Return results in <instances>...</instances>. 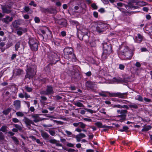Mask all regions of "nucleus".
Listing matches in <instances>:
<instances>
[{
	"mask_svg": "<svg viewBox=\"0 0 152 152\" xmlns=\"http://www.w3.org/2000/svg\"><path fill=\"white\" fill-rule=\"evenodd\" d=\"M122 50L118 53V55L122 59H130L132 58L133 54L132 51L127 46L122 47Z\"/></svg>",
	"mask_w": 152,
	"mask_h": 152,
	"instance_id": "obj_1",
	"label": "nucleus"
},
{
	"mask_svg": "<svg viewBox=\"0 0 152 152\" xmlns=\"http://www.w3.org/2000/svg\"><path fill=\"white\" fill-rule=\"evenodd\" d=\"M36 66L34 63H31L27 65L25 78L30 79L36 73Z\"/></svg>",
	"mask_w": 152,
	"mask_h": 152,
	"instance_id": "obj_2",
	"label": "nucleus"
},
{
	"mask_svg": "<svg viewBox=\"0 0 152 152\" xmlns=\"http://www.w3.org/2000/svg\"><path fill=\"white\" fill-rule=\"evenodd\" d=\"M64 57L66 59H69L72 61H75L76 56L73 53V49L71 48L67 47L64 50Z\"/></svg>",
	"mask_w": 152,
	"mask_h": 152,
	"instance_id": "obj_3",
	"label": "nucleus"
},
{
	"mask_svg": "<svg viewBox=\"0 0 152 152\" xmlns=\"http://www.w3.org/2000/svg\"><path fill=\"white\" fill-rule=\"evenodd\" d=\"M38 41L35 38H29L28 43L32 50L36 51L37 50L38 46Z\"/></svg>",
	"mask_w": 152,
	"mask_h": 152,
	"instance_id": "obj_4",
	"label": "nucleus"
},
{
	"mask_svg": "<svg viewBox=\"0 0 152 152\" xmlns=\"http://www.w3.org/2000/svg\"><path fill=\"white\" fill-rule=\"evenodd\" d=\"M107 27V24L101 23L97 24L96 30L99 34H102L106 30Z\"/></svg>",
	"mask_w": 152,
	"mask_h": 152,
	"instance_id": "obj_5",
	"label": "nucleus"
},
{
	"mask_svg": "<svg viewBox=\"0 0 152 152\" xmlns=\"http://www.w3.org/2000/svg\"><path fill=\"white\" fill-rule=\"evenodd\" d=\"M103 51L109 54H110L112 51L111 45L109 44L104 43L103 44Z\"/></svg>",
	"mask_w": 152,
	"mask_h": 152,
	"instance_id": "obj_6",
	"label": "nucleus"
},
{
	"mask_svg": "<svg viewBox=\"0 0 152 152\" xmlns=\"http://www.w3.org/2000/svg\"><path fill=\"white\" fill-rule=\"evenodd\" d=\"M117 112L118 113L121 114L120 115H118L117 117L121 118L122 120H124L125 119L126 116V114L127 112L126 110H117Z\"/></svg>",
	"mask_w": 152,
	"mask_h": 152,
	"instance_id": "obj_7",
	"label": "nucleus"
},
{
	"mask_svg": "<svg viewBox=\"0 0 152 152\" xmlns=\"http://www.w3.org/2000/svg\"><path fill=\"white\" fill-rule=\"evenodd\" d=\"M85 85L87 89H92L95 86L96 84L94 82L88 80L86 82Z\"/></svg>",
	"mask_w": 152,
	"mask_h": 152,
	"instance_id": "obj_8",
	"label": "nucleus"
},
{
	"mask_svg": "<svg viewBox=\"0 0 152 152\" xmlns=\"http://www.w3.org/2000/svg\"><path fill=\"white\" fill-rule=\"evenodd\" d=\"M144 39V37L140 34H137L134 38V42L138 43H140Z\"/></svg>",
	"mask_w": 152,
	"mask_h": 152,
	"instance_id": "obj_9",
	"label": "nucleus"
},
{
	"mask_svg": "<svg viewBox=\"0 0 152 152\" xmlns=\"http://www.w3.org/2000/svg\"><path fill=\"white\" fill-rule=\"evenodd\" d=\"M40 31L45 36V33H47L48 35L47 36L48 38H50L52 37V32L51 31L49 30L48 28H46L45 30H41Z\"/></svg>",
	"mask_w": 152,
	"mask_h": 152,
	"instance_id": "obj_10",
	"label": "nucleus"
},
{
	"mask_svg": "<svg viewBox=\"0 0 152 152\" xmlns=\"http://www.w3.org/2000/svg\"><path fill=\"white\" fill-rule=\"evenodd\" d=\"M13 18L12 17H10L8 15L5 18L2 19V21L7 24L13 20Z\"/></svg>",
	"mask_w": 152,
	"mask_h": 152,
	"instance_id": "obj_11",
	"label": "nucleus"
},
{
	"mask_svg": "<svg viewBox=\"0 0 152 152\" xmlns=\"http://www.w3.org/2000/svg\"><path fill=\"white\" fill-rule=\"evenodd\" d=\"M24 120L25 123L27 125V127L29 129H30L31 124H34V122L32 120L29 119L26 117H24Z\"/></svg>",
	"mask_w": 152,
	"mask_h": 152,
	"instance_id": "obj_12",
	"label": "nucleus"
},
{
	"mask_svg": "<svg viewBox=\"0 0 152 152\" xmlns=\"http://www.w3.org/2000/svg\"><path fill=\"white\" fill-rule=\"evenodd\" d=\"M14 105L16 110H19L20 108V101L18 100L14 101L13 102Z\"/></svg>",
	"mask_w": 152,
	"mask_h": 152,
	"instance_id": "obj_13",
	"label": "nucleus"
},
{
	"mask_svg": "<svg viewBox=\"0 0 152 152\" xmlns=\"http://www.w3.org/2000/svg\"><path fill=\"white\" fill-rule=\"evenodd\" d=\"M23 72V70L20 69H16L14 71V76H18L21 75Z\"/></svg>",
	"mask_w": 152,
	"mask_h": 152,
	"instance_id": "obj_14",
	"label": "nucleus"
},
{
	"mask_svg": "<svg viewBox=\"0 0 152 152\" xmlns=\"http://www.w3.org/2000/svg\"><path fill=\"white\" fill-rule=\"evenodd\" d=\"M11 8L10 7L7 6L2 7V9L3 13L9 14L11 12V10H10Z\"/></svg>",
	"mask_w": 152,
	"mask_h": 152,
	"instance_id": "obj_15",
	"label": "nucleus"
},
{
	"mask_svg": "<svg viewBox=\"0 0 152 152\" xmlns=\"http://www.w3.org/2000/svg\"><path fill=\"white\" fill-rule=\"evenodd\" d=\"M27 31V29L26 28H23L21 27H19L17 31V34L21 36L23 34V32L25 33Z\"/></svg>",
	"mask_w": 152,
	"mask_h": 152,
	"instance_id": "obj_16",
	"label": "nucleus"
},
{
	"mask_svg": "<svg viewBox=\"0 0 152 152\" xmlns=\"http://www.w3.org/2000/svg\"><path fill=\"white\" fill-rule=\"evenodd\" d=\"M127 95V93H121L120 92H117V97L122 99L126 98Z\"/></svg>",
	"mask_w": 152,
	"mask_h": 152,
	"instance_id": "obj_17",
	"label": "nucleus"
},
{
	"mask_svg": "<svg viewBox=\"0 0 152 152\" xmlns=\"http://www.w3.org/2000/svg\"><path fill=\"white\" fill-rule=\"evenodd\" d=\"M85 137L86 135L84 134H79L76 136V138L77 139V141L79 142L81 139Z\"/></svg>",
	"mask_w": 152,
	"mask_h": 152,
	"instance_id": "obj_18",
	"label": "nucleus"
},
{
	"mask_svg": "<svg viewBox=\"0 0 152 152\" xmlns=\"http://www.w3.org/2000/svg\"><path fill=\"white\" fill-rule=\"evenodd\" d=\"M110 54L103 51L101 56V58L103 61L105 60L107 58Z\"/></svg>",
	"mask_w": 152,
	"mask_h": 152,
	"instance_id": "obj_19",
	"label": "nucleus"
},
{
	"mask_svg": "<svg viewBox=\"0 0 152 152\" xmlns=\"http://www.w3.org/2000/svg\"><path fill=\"white\" fill-rule=\"evenodd\" d=\"M129 104V106L131 109H137L138 108V104L132 103L130 102Z\"/></svg>",
	"mask_w": 152,
	"mask_h": 152,
	"instance_id": "obj_20",
	"label": "nucleus"
},
{
	"mask_svg": "<svg viewBox=\"0 0 152 152\" xmlns=\"http://www.w3.org/2000/svg\"><path fill=\"white\" fill-rule=\"evenodd\" d=\"M119 130L121 132H129V129L128 126H123L122 128L120 129Z\"/></svg>",
	"mask_w": 152,
	"mask_h": 152,
	"instance_id": "obj_21",
	"label": "nucleus"
},
{
	"mask_svg": "<svg viewBox=\"0 0 152 152\" xmlns=\"http://www.w3.org/2000/svg\"><path fill=\"white\" fill-rule=\"evenodd\" d=\"M59 24L64 27H66L67 25V20L66 19H64L63 20H60L59 21Z\"/></svg>",
	"mask_w": 152,
	"mask_h": 152,
	"instance_id": "obj_22",
	"label": "nucleus"
},
{
	"mask_svg": "<svg viewBox=\"0 0 152 152\" xmlns=\"http://www.w3.org/2000/svg\"><path fill=\"white\" fill-rule=\"evenodd\" d=\"M148 4V3L143 1H138L136 5L140 7H143L146 6Z\"/></svg>",
	"mask_w": 152,
	"mask_h": 152,
	"instance_id": "obj_23",
	"label": "nucleus"
},
{
	"mask_svg": "<svg viewBox=\"0 0 152 152\" xmlns=\"http://www.w3.org/2000/svg\"><path fill=\"white\" fill-rule=\"evenodd\" d=\"M20 20H15L12 23L13 26L15 28H17L18 27V25L20 24Z\"/></svg>",
	"mask_w": 152,
	"mask_h": 152,
	"instance_id": "obj_24",
	"label": "nucleus"
},
{
	"mask_svg": "<svg viewBox=\"0 0 152 152\" xmlns=\"http://www.w3.org/2000/svg\"><path fill=\"white\" fill-rule=\"evenodd\" d=\"M82 40H83L86 43H88L89 41V37L87 35H84L82 38Z\"/></svg>",
	"mask_w": 152,
	"mask_h": 152,
	"instance_id": "obj_25",
	"label": "nucleus"
},
{
	"mask_svg": "<svg viewBox=\"0 0 152 152\" xmlns=\"http://www.w3.org/2000/svg\"><path fill=\"white\" fill-rule=\"evenodd\" d=\"M46 90L48 95L51 94L53 93V88L51 86H48Z\"/></svg>",
	"mask_w": 152,
	"mask_h": 152,
	"instance_id": "obj_26",
	"label": "nucleus"
},
{
	"mask_svg": "<svg viewBox=\"0 0 152 152\" xmlns=\"http://www.w3.org/2000/svg\"><path fill=\"white\" fill-rule=\"evenodd\" d=\"M73 104L79 107H84L82 103L79 102H74Z\"/></svg>",
	"mask_w": 152,
	"mask_h": 152,
	"instance_id": "obj_27",
	"label": "nucleus"
},
{
	"mask_svg": "<svg viewBox=\"0 0 152 152\" xmlns=\"http://www.w3.org/2000/svg\"><path fill=\"white\" fill-rule=\"evenodd\" d=\"M103 126H104V127H102V128L104 129L103 130V131L105 132H108V130L109 129L112 128V127L111 126L104 125Z\"/></svg>",
	"mask_w": 152,
	"mask_h": 152,
	"instance_id": "obj_28",
	"label": "nucleus"
},
{
	"mask_svg": "<svg viewBox=\"0 0 152 152\" xmlns=\"http://www.w3.org/2000/svg\"><path fill=\"white\" fill-rule=\"evenodd\" d=\"M70 22L71 24L75 25L77 28L79 25V23L77 21L75 20H72L70 21Z\"/></svg>",
	"mask_w": 152,
	"mask_h": 152,
	"instance_id": "obj_29",
	"label": "nucleus"
},
{
	"mask_svg": "<svg viewBox=\"0 0 152 152\" xmlns=\"http://www.w3.org/2000/svg\"><path fill=\"white\" fill-rule=\"evenodd\" d=\"M94 125L97 126L98 128H102L104 127L102 123L101 122H97L94 124Z\"/></svg>",
	"mask_w": 152,
	"mask_h": 152,
	"instance_id": "obj_30",
	"label": "nucleus"
},
{
	"mask_svg": "<svg viewBox=\"0 0 152 152\" xmlns=\"http://www.w3.org/2000/svg\"><path fill=\"white\" fill-rule=\"evenodd\" d=\"M7 127L6 126H3L1 128L0 130L3 132H5L7 131Z\"/></svg>",
	"mask_w": 152,
	"mask_h": 152,
	"instance_id": "obj_31",
	"label": "nucleus"
},
{
	"mask_svg": "<svg viewBox=\"0 0 152 152\" xmlns=\"http://www.w3.org/2000/svg\"><path fill=\"white\" fill-rule=\"evenodd\" d=\"M151 126L150 125H148L142 129V132L147 131L151 129Z\"/></svg>",
	"mask_w": 152,
	"mask_h": 152,
	"instance_id": "obj_32",
	"label": "nucleus"
},
{
	"mask_svg": "<svg viewBox=\"0 0 152 152\" xmlns=\"http://www.w3.org/2000/svg\"><path fill=\"white\" fill-rule=\"evenodd\" d=\"M117 6L118 7H117V8L121 11L122 9L119 7H122L123 5L125 6V4H123L121 2L117 3Z\"/></svg>",
	"mask_w": 152,
	"mask_h": 152,
	"instance_id": "obj_33",
	"label": "nucleus"
},
{
	"mask_svg": "<svg viewBox=\"0 0 152 152\" xmlns=\"http://www.w3.org/2000/svg\"><path fill=\"white\" fill-rule=\"evenodd\" d=\"M113 79L115 82L118 83H121L124 81L121 78H116L114 77L113 78Z\"/></svg>",
	"mask_w": 152,
	"mask_h": 152,
	"instance_id": "obj_34",
	"label": "nucleus"
},
{
	"mask_svg": "<svg viewBox=\"0 0 152 152\" xmlns=\"http://www.w3.org/2000/svg\"><path fill=\"white\" fill-rule=\"evenodd\" d=\"M42 137L46 140L49 139V135L48 134H41Z\"/></svg>",
	"mask_w": 152,
	"mask_h": 152,
	"instance_id": "obj_35",
	"label": "nucleus"
},
{
	"mask_svg": "<svg viewBox=\"0 0 152 152\" xmlns=\"http://www.w3.org/2000/svg\"><path fill=\"white\" fill-rule=\"evenodd\" d=\"M107 93L108 94L109 96L110 97H117V92L113 93H110V92H107Z\"/></svg>",
	"mask_w": 152,
	"mask_h": 152,
	"instance_id": "obj_36",
	"label": "nucleus"
},
{
	"mask_svg": "<svg viewBox=\"0 0 152 152\" xmlns=\"http://www.w3.org/2000/svg\"><path fill=\"white\" fill-rule=\"evenodd\" d=\"M46 81V79L45 78H40L39 79V81L41 84L45 83Z\"/></svg>",
	"mask_w": 152,
	"mask_h": 152,
	"instance_id": "obj_37",
	"label": "nucleus"
},
{
	"mask_svg": "<svg viewBox=\"0 0 152 152\" xmlns=\"http://www.w3.org/2000/svg\"><path fill=\"white\" fill-rule=\"evenodd\" d=\"M20 42H17L15 45V49L16 51L18 50V49L20 48Z\"/></svg>",
	"mask_w": 152,
	"mask_h": 152,
	"instance_id": "obj_38",
	"label": "nucleus"
},
{
	"mask_svg": "<svg viewBox=\"0 0 152 152\" xmlns=\"http://www.w3.org/2000/svg\"><path fill=\"white\" fill-rule=\"evenodd\" d=\"M135 99L141 102L143 101L142 97L140 95H137L135 97Z\"/></svg>",
	"mask_w": 152,
	"mask_h": 152,
	"instance_id": "obj_39",
	"label": "nucleus"
},
{
	"mask_svg": "<svg viewBox=\"0 0 152 152\" xmlns=\"http://www.w3.org/2000/svg\"><path fill=\"white\" fill-rule=\"evenodd\" d=\"M10 109L9 108L6 110H4L3 112V113L4 114L7 115L8 114V113L10 111Z\"/></svg>",
	"mask_w": 152,
	"mask_h": 152,
	"instance_id": "obj_40",
	"label": "nucleus"
},
{
	"mask_svg": "<svg viewBox=\"0 0 152 152\" xmlns=\"http://www.w3.org/2000/svg\"><path fill=\"white\" fill-rule=\"evenodd\" d=\"M24 88L27 92H31L33 90L32 88L27 86H25Z\"/></svg>",
	"mask_w": 152,
	"mask_h": 152,
	"instance_id": "obj_41",
	"label": "nucleus"
},
{
	"mask_svg": "<svg viewBox=\"0 0 152 152\" xmlns=\"http://www.w3.org/2000/svg\"><path fill=\"white\" fill-rule=\"evenodd\" d=\"M14 126L18 130H22V128L21 126L17 124H14Z\"/></svg>",
	"mask_w": 152,
	"mask_h": 152,
	"instance_id": "obj_42",
	"label": "nucleus"
},
{
	"mask_svg": "<svg viewBox=\"0 0 152 152\" xmlns=\"http://www.w3.org/2000/svg\"><path fill=\"white\" fill-rule=\"evenodd\" d=\"M16 115L18 116L23 117L24 116V114L21 112H18L16 113Z\"/></svg>",
	"mask_w": 152,
	"mask_h": 152,
	"instance_id": "obj_43",
	"label": "nucleus"
},
{
	"mask_svg": "<svg viewBox=\"0 0 152 152\" xmlns=\"http://www.w3.org/2000/svg\"><path fill=\"white\" fill-rule=\"evenodd\" d=\"M12 139L14 140V142L16 144H18L19 141L17 138L15 137H12Z\"/></svg>",
	"mask_w": 152,
	"mask_h": 152,
	"instance_id": "obj_44",
	"label": "nucleus"
},
{
	"mask_svg": "<svg viewBox=\"0 0 152 152\" xmlns=\"http://www.w3.org/2000/svg\"><path fill=\"white\" fill-rule=\"evenodd\" d=\"M34 20L36 23H39L40 22L39 18L37 17H35L34 18Z\"/></svg>",
	"mask_w": 152,
	"mask_h": 152,
	"instance_id": "obj_45",
	"label": "nucleus"
},
{
	"mask_svg": "<svg viewBox=\"0 0 152 152\" xmlns=\"http://www.w3.org/2000/svg\"><path fill=\"white\" fill-rule=\"evenodd\" d=\"M91 7L94 9L96 10L98 8V6L95 3H93L91 5Z\"/></svg>",
	"mask_w": 152,
	"mask_h": 152,
	"instance_id": "obj_46",
	"label": "nucleus"
},
{
	"mask_svg": "<svg viewBox=\"0 0 152 152\" xmlns=\"http://www.w3.org/2000/svg\"><path fill=\"white\" fill-rule=\"evenodd\" d=\"M84 109L87 111L91 113H95L96 112L95 111H94L93 110L90 109H87L86 108H84Z\"/></svg>",
	"mask_w": 152,
	"mask_h": 152,
	"instance_id": "obj_47",
	"label": "nucleus"
},
{
	"mask_svg": "<svg viewBox=\"0 0 152 152\" xmlns=\"http://www.w3.org/2000/svg\"><path fill=\"white\" fill-rule=\"evenodd\" d=\"M86 125L84 124L82 122H80L79 126L82 128H84L85 127Z\"/></svg>",
	"mask_w": 152,
	"mask_h": 152,
	"instance_id": "obj_48",
	"label": "nucleus"
},
{
	"mask_svg": "<svg viewBox=\"0 0 152 152\" xmlns=\"http://www.w3.org/2000/svg\"><path fill=\"white\" fill-rule=\"evenodd\" d=\"M88 140L92 139L94 137V135L92 134H88Z\"/></svg>",
	"mask_w": 152,
	"mask_h": 152,
	"instance_id": "obj_49",
	"label": "nucleus"
},
{
	"mask_svg": "<svg viewBox=\"0 0 152 152\" xmlns=\"http://www.w3.org/2000/svg\"><path fill=\"white\" fill-rule=\"evenodd\" d=\"M29 5L31 6H33L34 7H36L37 6V4L34 3V1H31L29 3Z\"/></svg>",
	"mask_w": 152,
	"mask_h": 152,
	"instance_id": "obj_50",
	"label": "nucleus"
},
{
	"mask_svg": "<svg viewBox=\"0 0 152 152\" xmlns=\"http://www.w3.org/2000/svg\"><path fill=\"white\" fill-rule=\"evenodd\" d=\"M17 55L16 54H14L12 55L11 57V60H14L16 57Z\"/></svg>",
	"mask_w": 152,
	"mask_h": 152,
	"instance_id": "obj_51",
	"label": "nucleus"
},
{
	"mask_svg": "<svg viewBox=\"0 0 152 152\" xmlns=\"http://www.w3.org/2000/svg\"><path fill=\"white\" fill-rule=\"evenodd\" d=\"M121 105L118 104H114L112 105V107L113 108H121Z\"/></svg>",
	"mask_w": 152,
	"mask_h": 152,
	"instance_id": "obj_52",
	"label": "nucleus"
},
{
	"mask_svg": "<svg viewBox=\"0 0 152 152\" xmlns=\"http://www.w3.org/2000/svg\"><path fill=\"white\" fill-rule=\"evenodd\" d=\"M24 97L26 99L31 98L30 95L26 92H25L24 93Z\"/></svg>",
	"mask_w": 152,
	"mask_h": 152,
	"instance_id": "obj_53",
	"label": "nucleus"
},
{
	"mask_svg": "<svg viewBox=\"0 0 152 152\" xmlns=\"http://www.w3.org/2000/svg\"><path fill=\"white\" fill-rule=\"evenodd\" d=\"M57 141L55 139H51L49 140V142L52 144H55Z\"/></svg>",
	"mask_w": 152,
	"mask_h": 152,
	"instance_id": "obj_54",
	"label": "nucleus"
},
{
	"mask_svg": "<svg viewBox=\"0 0 152 152\" xmlns=\"http://www.w3.org/2000/svg\"><path fill=\"white\" fill-rule=\"evenodd\" d=\"M53 121L54 122H56V123L58 124L63 125L64 123L63 122L61 121H57L55 120H53Z\"/></svg>",
	"mask_w": 152,
	"mask_h": 152,
	"instance_id": "obj_55",
	"label": "nucleus"
},
{
	"mask_svg": "<svg viewBox=\"0 0 152 152\" xmlns=\"http://www.w3.org/2000/svg\"><path fill=\"white\" fill-rule=\"evenodd\" d=\"M12 121L14 123H18L19 122V120L16 118H13L12 119Z\"/></svg>",
	"mask_w": 152,
	"mask_h": 152,
	"instance_id": "obj_56",
	"label": "nucleus"
},
{
	"mask_svg": "<svg viewBox=\"0 0 152 152\" xmlns=\"http://www.w3.org/2000/svg\"><path fill=\"white\" fill-rule=\"evenodd\" d=\"M125 68V66L122 64H120L119 65V68L121 70H124Z\"/></svg>",
	"mask_w": 152,
	"mask_h": 152,
	"instance_id": "obj_57",
	"label": "nucleus"
},
{
	"mask_svg": "<svg viewBox=\"0 0 152 152\" xmlns=\"http://www.w3.org/2000/svg\"><path fill=\"white\" fill-rule=\"evenodd\" d=\"M93 15L95 18H97L98 17V13L96 11L94 12Z\"/></svg>",
	"mask_w": 152,
	"mask_h": 152,
	"instance_id": "obj_58",
	"label": "nucleus"
},
{
	"mask_svg": "<svg viewBox=\"0 0 152 152\" xmlns=\"http://www.w3.org/2000/svg\"><path fill=\"white\" fill-rule=\"evenodd\" d=\"M12 42H9L6 45V48H8L10 46H12Z\"/></svg>",
	"mask_w": 152,
	"mask_h": 152,
	"instance_id": "obj_59",
	"label": "nucleus"
},
{
	"mask_svg": "<svg viewBox=\"0 0 152 152\" xmlns=\"http://www.w3.org/2000/svg\"><path fill=\"white\" fill-rule=\"evenodd\" d=\"M120 102L122 103L127 104V103H129L130 102L126 100H121L120 101Z\"/></svg>",
	"mask_w": 152,
	"mask_h": 152,
	"instance_id": "obj_60",
	"label": "nucleus"
},
{
	"mask_svg": "<svg viewBox=\"0 0 152 152\" xmlns=\"http://www.w3.org/2000/svg\"><path fill=\"white\" fill-rule=\"evenodd\" d=\"M122 108H125L127 109H129V107L126 105H121V109Z\"/></svg>",
	"mask_w": 152,
	"mask_h": 152,
	"instance_id": "obj_61",
	"label": "nucleus"
},
{
	"mask_svg": "<svg viewBox=\"0 0 152 152\" xmlns=\"http://www.w3.org/2000/svg\"><path fill=\"white\" fill-rule=\"evenodd\" d=\"M3 97H4L5 96H9L10 95V92L9 91H6V92L4 93V94H3Z\"/></svg>",
	"mask_w": 152,
	"mask_h": 152,
	"instance_id": "obj_62",
	"label": "nucleus"
},
{
	"mask_svg": "<svg viewBox=\"0 0 152 152\" xmlns=\"http://www.w3.org/2000/svg\"><path fill=\"white\" fill-rule=\"evenodd\" d=\"M105 109L104 108H103L101 109L99 111V112L102 113H103L104 114H106V113L104 111Z\"/></svg>",
	"mask_w": 152,
	"mask_h": 152,
	"instance_id": "obj_63",
	"label": "nucleus"
},
{
	"mask_svg": "<svg viewBox=\"0 0 152 152\" xmlns=\"http://www.w3.org/2000/svg\"><path fill=\"white\" fill-rule=\"evenodd\" d=\"M98 11L101 13H103L105 12V10L103 8H101L98 10Z\"/></svg>",
	"mask_w": 152,
	"mask_h": 152,
	"instance_id": "obj_64",
	"label": "nucleus"
}]
</instances>
